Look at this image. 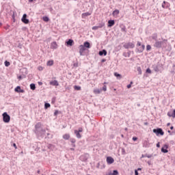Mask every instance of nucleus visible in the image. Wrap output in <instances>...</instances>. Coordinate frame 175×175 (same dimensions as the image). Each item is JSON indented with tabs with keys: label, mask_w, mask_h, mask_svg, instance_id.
Segmentation results:
<instances>
[{
	"label": "nucleus",
	"mask_w": 175,
	"mask_h": 175,
	"mask_svg": "<svg viewBox=\"0 0 175 175\" xmlns=\"http://www.w3.org/2000/svg\"><path fill=\"white\" fill-rule=\"evenodd\" d=\"M122 153L123 154V155H125L126 152H125V149L124 148L122 149Z\"/></svg>",
	"instance_id": "nucleus-48"
},
{
	"label": "nucleus",
	"mask_w": 175,
	"mask_h": 175,
	"mask_svg": "<svg viewBox=\"0 0 175 175\" xmlns=\"http://www.w3.org/2000/svg\"><path fill=\"white\" fill-rule=\"evenodd\" d=\"M167 126H170V123H167Z\"/></svg>",
	"instance_id": "nucleus-62"
},
{
	"label": "nucleus",
	"mask_w": 175,
	"mask_h": 175,
	"mask_svg": "<svg viewBox=\"0 0 175 175\" xmlns=\"http://www.w3.org/2000/svg\"><path fill=\"white\" fill-rule=\"evenodd\" d=\"M58 114V111H55V112H54V116H57Z\"/></svg>",
	"instance_id": "nucleus-55"
},
{
	"label": "nucleus",
	"mask_w": 175,
	"mask_h": 175,
	"mask_svg": "<svg viewBox=\"0 0 175 175\" xmlns=\"http://www.w3.org/2000/svg\"><path fill=\"white\" fill-rule=\"evenodd\" d=\"M140 46H142V42H137V47H140Z\"/></svg>",
	"instance_id": "nucleus-47"
},
{
	"label": "nucleus",
	"mask_w": 175,
	"mask_h": 175,
	"mask_svg": "<svg viewBox=\"0 0 175 175\" xmlns=\"http://www.w3.org/2000/svg\"><path fill=\"white\" fill-rule=\"evenodd\" d=\"M70 138V135L69 134H64L63 135V139H64V140H69Z\"/></svg>",
	"instance_id": "nucleus-23"
},
{
	"label": "nucleus",
	"mask_w": 175,
	"mask_h": 175,
	"mask_svg": "<svg viewBox=\"0 0 175 175\" xmlns=\"http://www.w3.org/2000/svg\"><path fill=\"white\" fill-rule=\"evenodd\" d=\"M58 48V44H57V42H53L51 44V49L53 50H56Z\"/></svg>",
	"instance_id": "nucleus-11"
},
{
	"label": "nucleus",
	"mask_w": 175,
	"mask_h": 175,
	"mask_svg": "<svg viewBox=\"0 0 175 175\" xmlns=\"http://www.w3.org/2000/svg\"><path fill=\"white\" fill-rule=\"evenodd\" d=\"M133 82H131V84L127 85V88H131L132 87Z\"/></svg>",
	"instance_id": "nucleus-49"
},
{
	"label": "nucleus",
	"mask_w": 175,
	"mask_h": 175,
	"mask_svg": "<svg viewBox=\"0 0 175 175\" xmlns=\"http://www.w3.org/2000/svg\"><path fill=\"white\" fill-rule=\"evenodd\" d=\"M157 148H159L161 147V145L159 144V142L157 144Z\"/></svg>",
	"instance_id": "nucleus-56"
},
{
	"label": "nucleus",
	"mask_w": 175,
	"mask_h": 175,
	"mask_svg": "<svg viewBox=\"0 0 175 175\" xmlns=\"http://www.w3.org/2000/svg\"><path fill=\"white\" fill-rule=\"evenodd\" d=\"M15 92H24V90H21V87L17 86V87L15 88Z\"/></svg>",
	"instance_id": "nucleus-19"
},
{
	"label": "nucleus",
	"mask_w": 175,
	"mask_h": 175,
	"mask_svg": "<svg viewBox=\"0 0 175 175\" xmlns=\"http://www.w3.org/2000/svg\"><path fill=\"white\" fill-rule=\"evenodd\" d=\"M75 134L76 135L77 139H81V135L80 134V133H79L77 130H75Z\"/></svg>",
	"instance_id": "nucleus-21"
},
{
	"label": "nucleus",
	"mask_w": 175,
	"mask_h": 175,
	"mask_svg": "<svg viewBox=\"0 0 175 175\" xmlns=\"http://www.w3.org/2000/svg\"><path fill=\"white\" fill-rule=\"evenodd\" d=\"M18 79L19 80H21V79H23V77H22L21 76H19V77H18Z\"/></svg>",
	"instance_id": "nucleus-60"
},
{
	"label": "nucleus",
	"mask_w": 175,
	"mask_h": 175,
	"mask_svg": "<svg viewBox=\"0 0 175 175\" xmlns=\"http://www.w3.org/2000/svg\"><path fill=\"white\" fill-rule=\"evenodd\" d=\"M103 91L104 92L107 91V86H106V85H105L104 87H103Z\"/></svg>",
	"instance_id": "nucleus-40"
},
{
	"label": "nucleus",
	"mask_w": 175,
	"mask_h": 175,
	"mask_svg": "<svg viewBox=\"0 0 175 175\" xmlns=\"http://www.w3.org/2000/svg\"><path fill=\"white\" fill-rule=\"evenodd\" d=\"M116 23L114 22V20H109L108 21V27H113Z\"/></svg>",
	"instance_id": "nucleus-18"
},
{
	"label": "nucleus",
	"mask_w": 175,
	"mask_h": 175,
	"mask_svg": "<svg viewBox=\"0 0 175 175\" xmlns=\"http://www.w3.org/2000/svg\"><path fill=\"white\" fill-rule=\"evenodd\" d=\"M148 165H151V161H148Z\"/></svg>",
	"instance_id": "nucleus-61"
},
{
	"label": "nucleus",
	"mask_w": 175,
	"mask_h": 175,
	"mask_svg": "<svg viewBox=\"0 0 175 175\" xmlns=\"http://www.w3.org/2000/svg\"><path fill=\"white\" fill-rule=\"evenodd\" d=\"M88 158H90V154H85L80 157V160L82 161V162H87V161H88Z\"/></svg>",
	"instance_id": "nucleus-5"
},
{
	"label": "nucleus",
	"mask_w": 175,
	"mask_h": 175,
	"mask_svg": "<svg viewBox=\"0 0 175 175\" xmlns=\"http://www.w3.org/2000/svg\"><path fill=\"white\" fill-rule=\"evenodd\" d=\"M107 163L109 164V165H111V163H114V159H113V157H108L107 158Z\"/></svg>",
	"instance_id": "nucleus-12"
},
{
	"label": "nucleus",
	"mask_w": 175,
	"mask_h": 175,
	"mask_svg": "<svg viewBox=\"0 0 175 175\" xmlns=\"http://www.w3.org/2000/svg\"><path fill=\"white\" fill-rule=\"evenodd\" d=\"M78 132L80 133L83 132V128H79Z\"/></svg>",
	"instance_id": "nucleus-50"
},
{
	"label": "nucleus",
	"mask_w": 175,
	"mask_h": 175,
	"mask_svg": "<svg viewBox=\"0 0 175 175\" xmlns=\"http://www.w3.org/2000/svg\"><path fill=\"white\" fill-rule=\"evenodd\" d=\"M153 133H155L157 136H159V135H161V136H163V135H165L162 129H153Z\"/></svg>",
	"instance_id": "nucleus-3"
},
{
	"label": "nucleus",
	"mask_w": 175,
	"mask_h": 175,
	"mask_svg": "<svg viewBox=\"0 0 175 175\" xmlns=\"http://www.w3.org/2000/svg\"><path fill=\"white\" fill-rule=\"evenodd\" d=\"M105 25L104 23H100L99 25L98 26H94L92 28V29H93V31H96L98 29H99V28H103V26Z\"/></svg>",
	"instance_id": "nucleus-10"
},
{
	"label": "nucleus",
	"mask_w": 175,
	"mask_h": 175,
	"mask_svg": "<svg viewBox=\"0 0 175 175\" xmlns=\"http://www.w3.org/2000/svg\"><path fill=\"white\" fill-rule=\"evenodd\" d=\"M94 94H100V90L96 89L94 90Z\"/></svg>",
	"instance_id": "nucleus-34"
},
{
	"label": "nucleus",
	"mask_w": 175,
	"mask_h": 175,
	"mask_svg": "<svg viewBox=\"0 0 175 175\" xmlns=\"http://www.w3.org/2000/svg\"><path fill=\"white\" fill-rule=\"evenodd\" d=\"M38 70L40 71H42V70H43V67L40 66H38Z\"/></svg>",
	"instance_id": "nucleus-46"
},
{
	"label": "nucleus",
	"mask_w": 175,
	"mask_h": 175,
	"mask_svg": "<svg viewBox=\"0 0 175 175\" xmlns=\"http://www.w3.org/2000/svg\"><path fill=\"white\" fill-rule=\"evenodd\" d=\"M135 175H139V172H137V170H135Z\"/></svg>",
	"instance_id": "nucleus-54"
},
{
	"label": "nucleus",
	"mask_w": 175,
	"mask_h": 175,
	"mask_svg": "<svg viewBox=\"0 0 175 175\" xmlns=\"http://www.w3.org/2000/svg\"><path fill=\"white\" fill-rule=\"evenodd\" d=\"M74 41L72 39L68 40L66 42V46H73Z\"/></svg>",
	"instance_id": "nucleus-15"
},
{
	"label": "nucleus",
	"mask_w": 175,
	"mask_h": 175,
	"mask_svg": "<svg viewBox=\"0 0 175 175\" xmlns=\"http://www.w3.org/2000/svg\"><path fill=\"white\" fill-rule=\"evenodd\" d=\"M47 66H53L54 65V61L53 60H49L46 63Z\"/></svg>",
	"instance_id": "nucleus-25"
},
{
	"label": "nucleus",
	"mask_w": 175,
	"mask_h": 175,
	"mask_svg": "<svg viewBox=\"0 0 175 175\" xmlns=\"http://www.w3.org/2000/svg\"><path fill=\"white\" fill-rule=\"evenodd\" d=\"M82 18H85L86 17H88V16H91V13L90 12H85L82 14Z\"/></svg>",
	"instance_id": "nucleus-20"
},
{
	"label": "nucleus",
	"mask_w": 175,
	"mask_h": 175,
	"mask_svg": "<svg viewBox=\"0 0 175 175\" xmlns=\"http://www.w3.org/2000/svg\"><path fill=\"white\" fill-rule=\"evenodd\" d=\"M124 49H133L135 47V44L132 42L126 43L124 44Z\"/></svg>",
	"instance_id": "nucleus-6"
},
{
	"label": "nucleus",
	"mask_w": 175,
	"mask_h": 175,
	"mask_svg": "<svg viewBox=\"0 0 175 175\" xmlns=\"http://www.w3.org/2000/svg\"><path fill=\"white\" fill-rule=\"evenodd\" d=\"M48 148H49V150H55V146H54L53 144H49Z\"/></svg>",
	"instance_id": "nucleus-26"
},
{
	"label": "nucleus",
	"mask_w": 175,
	"mask_h": 175,
	"mask_svg": "<svg viewBox=\"0 0 175 175\" xmlns=\"http://www.w3.org/2000/svg\"><path fill=\"white\" fill-rule=\"evenodd\" d=\"M146 73H150L151 74V70L150 68L146 69Z\"/></svg>",
	"instance_id": "nucleus-45"
},
{
	"label": "nucleus",
	"mask_w": 175,
	"mask_h": 175,
	"mask_svg": "<svg viewBox=\"0 0 175 175\" xmlns=\"http://www.w3.org/2000/svg\"><path fill=\"white\" fill-rule=\"evenodd\" d=\"M153 69L154 72H159V68L158 67V66H153Z\"/></svg>",
	"instance_id": "nucleus-30"
},
{
	"label": "nucleus",
	"mask_w": 175,
	"mask_h": 175,
	"mask_svg": "<svg viewBox=\"0 0 175 175\" xmlns=\"http://www.w3.org/2000/svg\"><path fill=\"white\" fill-rule=\"evenodd\" d=\"M146 50H147V51H150V50H151V45L148 44L146 46Z\"/></svg>",
	"instance_id": "nucleus-38"
},
{
	"label": "nucleus",
	"mask_w": 175,
	"mask_h": 175,
	"mask_svg": "<svg viewBox=\"0 0 175 175\" xmlns=\"http://www.w3.org/2000/svg\"><path fill=\"white\" fill-rule=\"evenodd\" d=\"M154 47L156 49H166L167 47V40L163 39L162 41L156 40L153 44Z\"/></svg>",
	"instance_id": "nucleus-1"
},
{
	"label": "nucleus",
	"mask_w": 175,
	"mask_h": 175,
	"mask_svg": "<svg viewBox=\"0 0 175 175\" xmlns=\"http://www.w3.org/2000/svg\"><path fill=\"white\" fill-rule=\"evenodd\" d=\"M146 154H142V158H146Z\"/></svg>",
	"instance_id": "nucleus-59"
},
{
	"label": "nucleus",
	"mask_w": 175,
	"mask_h": 175,
	"mask_svg": "<svg viewBox=\"0 0 175 175\" xmlns=\"http://www.w3.org/2000/svg\"><path fill=\"white\" fill-rule=\"evenodd\" d=\"M100 163H98L97 164V169H99V167H100Z\"/></svg>",
	"instance_id": "nucleus-57"
},
{
	"label": "nucleus",
	"mask_w": 175,
	"mask_h": 175,
	"mask_svg": "<svg viewBox=\"0 0 175 175\" xmlns=\"http://www.w3.org/2000/svg\"><path fill=\"white\" fill-rule=\"evenodd\" d=\"M70 142H71V143H72V144H75V143H76V139H75V138H71V139H70Z\"/></svg>",
	"instance_id": "nucleus-42"
},
{
	"label": "nucleus",
	"mask_w": 175,
	"mask_h": 175,
	"mask_svg": "<svg viewBox=\"0 0 175 175\" xmlns=\"http://www.w3.org/2000/svg\"><path fill=\"white\" fill-rule=\"evenodd\" d=\"M3 121L6 123L10 122V116H9L6 112L3 113Z\"/></svg>",
	"instance_id": "nucleus-4"
},
{
	"label": "nucleus",
	"mask_w": 175,
	"mask_h": 175,
	"mask_svg": "<svg viewBox=\"0 0 175 175\" xmlns=\"http://www.w3.org/2000/svg\"><path fill=\"white\" fill-rule=\"evenodd\" d=\"M108 175H118V170H113V172L109 173Z\"/></svg>",
	"instance_id": "nucleus-27"
},
{
	"label": "nucleus",
	"mask_w": 175,
	"mask_h": 175,
	"mask_svg": "<svg viewBox=\"0 0 175 175\" xmlns=\"http://www.w3.org/2000/svg\"><path fill=\"white\" fill-rule=\"evenodd\" d=\"M98 54L99 55H107V51L103 49V51H99Z\"/></svg>",
	"instance_id": "nucleus-17"
},
{
	"label": "nucleus",
	"mask_w": 175,
	"mask_h": 175,
	"mask_svg": "<svg viewBox=\"0 0 175 175\" xmlns=\"http://www.w3.org/2000/svg\"><path fill=\"white\" fill-rule=\"evenodd\" d=\"M83 46H85V49H90L91 46L90 45V42H85L83 43Z\"/></svg>",
	"instance_id": "nucleus-24"
},
{
	"label": "nucleus",
	"mask_w": 175,
	"mask_h": 175,
	"mask_svg": "<svg viewBox=\"0 0 175 175\" xmlns=\"http://www.w3.org/2000/svg\"><path fill=\"white\" fill-rule=\"evenodd\" d=\"M152 39H153V40H154V42H157V40H158V34L153 33L152 35Z\"/></svg>",
	"instance_id": "nucleus-22"
},
{
	"label": "nucleus",
	"mask_w": 175,
	"mask_h": 175,
	"mask_svg": "<svg viewBox=\"0 0 175 175\" xmlns=\"http://www.w3.org/2000/svg\"><path fill=\"white\" fill-rule=\"evenodd\" d=\"M145 157L146 158H152V154H145Z\"/></svg>",
	"instance_id": "nucleus-43"
},
{
	"label": "nucleus",
	"mask_w": 175,
	"mask_h": 175,
	"mask_svg": "<svg viewBox=\"0 0 175 175\" xmlns=\"http://www.w3.org/2000/svg\"><path fill=\"white\" fill-rule=\"evenodd\" d=\"M121 31H122V32H126V27L124 26L123 27H122Z\"/></svg>",
	"instance_id": "nucleus-41"
},
{
	"label": "nucleus",
	"mask_w": 175,
	"mask_h": 175,
	"mask_svg": "<svg viewBox=\"0 0 175 175\" xmlns=\"http://www.w3.org/2000/svg\"><path fill=\"white\" fill-rule=\"evenodd\" d=\"M172 113H173V118H175V109H174Z\"/></svg>",
	"instance_id": "nucleus-53"
},
{
	"label": "nucleus",
	"mask_w": 175,
	"mask_h": 175,
	"mask_svg": "<svg viewBox=\"0 0 175 175\" xmlns=\"http://www.w3.org/2000/svg\"><path fill=\"white\" fill-rule=\"evenodd\" d=\"M166 1H163V3H162V8H163L165 9V8H166Z\"/></svg>",
	"instance_id": "nucleus-44"
},
{
	"label": "nucleus",
	"mask_w": 175,
	"mask_h": 175,
	"mask_svg": "<svg viewBox=\"0 0 175 175\" xmlns=\"http://www.w3.org/2000/svg\"><path fill=\"white\" fill-rule=\"evenodd\" d=\"M74 88H75V90H76L77 91H80V90H81V87L77 86V85L74 86Z\"/></svg>",
	"instance_id": "nucleus-32"
},
{
	"label": "nucleus",
	"mask_w": 175,
	"mask_h": 175,
	"mask_svg": "<svg viewBox=\"0 0 175 175\" xmlns=\"http://www.w3.org/2000/svg\"><path fill=\"white\" fill-rule=\"evenodd\" d=\"M168 148H169V146L167 144H165L161 148V152H163L164 154L169 152V150H167Z\"/></svg>",
	"instance_id": "nucleus-8"
},
{
	"label": "nucleus",
	"mask_w": 175,
	"mask_h": 175,
	"mask_svg": "<svg viewBox=\"0 0 175 175\" xmlns=\"http://www.w3.org/2000/svg\"><path fill=\"white\" fill-rule=\"evenodd\" d=\"M133 142H136V140H137V137H133Z\"/></svg>",
	"instance_id": "nucleus-52"
},
{
	"label": "nucleus",
	"mask_w": 175,
	"mask_h": 175,
	"mask_svg": "<svg viewBox=\"0 0 175 175\" xmlns=\"http://www.w3.org/2000/svg\"><path fill=\"white\" fill-rule=\"evenodd\" d=\"M142 146L145 148H148V147H150V141H148V139L144 140L142 142Z\"/></svg>",
	"instance_id": "nucleus-9"
},
{
	"label": "nucleus",
	"mask_w": 175,
	"mask_h": 175,
	"mask_svg": "<svg viewBox=\"0 0 175 175\" xmlns=\"http://www.w3.org/2000/svg\"><path fill=\"white\" fill-rule=\"evenodd\" d=\"M30 88L31 90H35L36 89V86L35 85V83L30 84Z\"/></svg>",
	"instance_id": "nucleus-29"
},
{
	"label": "nucleus",
	"mask_w": 175,
	"mask_h": 175,
	"mask_svg": "<svg viewBox=\"0 0 175 175\" xmlns=\"http://www.w3.org/2000/svg\"><path fill=\"white\" fill-rule=\"evenodd\" d=\"M39 85H42V82H38Z\"/></svg>",
	"instance_id": "nucleus-63"
},
{
	"label": "nucleus",
	"mask_w": 175,
	"mask_h": 175,
	"mask_svg": "<svg viewBox=\"0 0 175 175\" xmlns=\"http://www.w3.org/2000/svg\"><path fill=\"white\" fill-rule=\"evenodd\" d=\"M41 124L40 123H38L37 124H36V135H38V136H41L42 137H43V135H44L46 133V130L44 129H41L40 130V133H39V129L41 126Z\"/></svg>",
	"instance_id": "nucleus-2"
},
{
	"label": "nucleus",
	"mask_w": 175,
	"mask_h": 175,
	"mask_svg": "<svg viewBox=\"0 0 175 175\" xmlns=\"http://www.w3.org/2000/svg\"><path fill=\"white\" fill-rule=\"evenodd\" d=\"M42 20H43V21H45L46 23H47L49 21V18L47 16H44L42 18Z\"/></svg>",
	"instance_id": "nucleus-33"
},
{
	"label": "nucleus",
	"mask_w": 175,
	"mask_h": 175,
	"mask_svg": "<svg viewBox=\"0 0 175 175\" xmlns=\"http://www.w3.org/2000/svg\"><path fill=\"white\" fill-rule=\"evenodd\" d=\"M4 64L5 66H10V62L8 61H5Z\"/></svg>",
	"instance_id": "nucleus-39"
},
{
	"label": "nucleus",
	"mask_w": 175,
	"mask_h": 175,
	"mask_svg": "<svg viewBox=\"0 0 175 175\" xmlns=\"http://www.w3.org/2000/svg\"><path fill=\"white\" fill-rule=\"evenodd\" d=\"M51 107L50 103H46L44 104V109H49V107Z\"/></svg>",
	"instance_id": "nucleus-31"
},
{
	"label": "nucleus",
	"mask_w": 175,
	"mask_h": 175,
	"mask_svg": "<svg viewBox=\"0 0 175 175\" xmlns=\"http://www.w3.org/2000/svg\"><path fill=\"white\" fill-rule=\"evenodd\" d=\"M114 76H116V77H119V79H121V75H120L117 72L114 73Z\"/></svg>",
	"instance_id": "nucleus-37"
},
{
	"label": "nucleus",
	"mask_w": 175,
	"mask_h": 175,
	"mask_svg": "<svg viewBox=\"0 0 175 175\" xmlns=\"http://www.w3.org/2000/svg\"><path fill=\"white\" fill-rule=\"evenodd\" d=\"M170 129H171V131H173V129H174V127L173 126H172L170 127Z\"/></svg>",
	"instance_id": "nucleus-58"
},
{
	"label": "nucleus",
	"mask_w": 175,
	"mask_h": 175,
	"mask_svg": "<svg viewBox=\"0 0 175 175\" xmlns=\"http://www.w3.org/2000/svg\"><path fill=\"white\" fill-rule=\"evenodd\" d=\"M21 21L24 23V24H29V20L27 18V14H24L22 18Z\"/></svg>",
	"instance_id": "nucleus-7"
},
{
	"label": "nucleus",
	"mask_w": 175,
	"mask_h": 175,
	"mask_svg": "<svg viewBox=\"0 0 175 175\" xmlns=\"http://www.w3.org/2000/svg\"><path fill=\"white\" fill-rule=\"evenodd\" d=\"M84 51H85V48L83 45H80L79 46V53L80 55H83V53H84Z\"/></svg>",
	"instance_id": "nucleus-13"
},
{
	"label": "nucleus",
	"mask_w": 175,
	"mask_h": 175,
	"mask_svg": "<svg viewBox=\"0 0 175 175\" xmlns=\"http://www.w3.org/2000/svg\"><path fill=\"white\" fill-rule=\"evenodd\" d=\"M118 14H120V10H115L113 12V16H118Z\"/></svg>",
	"instance_id": "nucleus-28"
},
{
	"label": "nucleus",
	"mask_w": 175,
	"mask_h": 175,
	"mask_svg": "<svg viewBox=\"0 0 175 175\" xmlns=\"http://www.w3.org/2000/svg\"><path fill=\"white\" fill-rule=\"evenodd\" d=\"M50 85H56L57 87H58V85H59V83H58V81L54 80V81H51L50 82Z\"/></svg>",
	"instance_id": "nucleus-14"
},
{
	"label": "nucleus",
	"mask_w": 175,
	"mask_h": 175,
	"mask_svg": "<svg viewBox=\"0 0 175 175\" xmlns=\"http://www.w3.org/2000/svg\"><path fill=\"white\" fill-rule=\"evenodd\" d=\"M72 147H76V145L75 144H72Z\"/></svg>",
	"instance_id": "nucleus-64"
},
{
	"label": "nucleus",
	"mask_w": 175,
	"mask_h": 175,
	"mask_svg": "<svg viewBox=\"0 0 175 175\" xmlns=\"http://www.w3.org/2000/svg\"><path fill=\"white\" fill-rule=\"evenodd\" d=\"M167 116H168V117H172V118H173V112H172V111L167 112Z\"/></svg>",
	"instance_id": "nucleus-36"
},
{
	"label": "nucleus",
	"mask_w": 175,
	"mask_h": 175,
	"mask_svg": "<svg viewBox=\"0 0 175 175\" xmlns=\"http://www.w3.org/2000/svg\"><path fill=\"white\" fill-rule=\"evenodd\" d=\"M12 146L14 147L15 150H17V145H16V144H13Z\"/></svg>",
	"instance_id": "nucleus-51"
},
{
	"label": "nucleus",
	"mask_w": 175,
	"mask_h": 175,
	"mask_svg": "<svg viewBox=\"0 0 175 175\" xmlns=\"http://www.w3.org/2000/svg\"><path fill=\"white\" fill-rule=\"evenodd\" d=\"M137 70L139 75H142V68L137 67Z\"/></svg>",
	"instance_id": "nucleus-35"
},
{
	"label": "nucleus",
	"mask_w": 175,
	"mask_h": 175,
	"mask_svg": "<svg viewBox=\"0 0 175 175\" xmlns=\"http://www.w3.org/2000/svg\"><path fill=\"white\" fill-rule=\"evenodd\" d=\"M146 49V46L144 44H142L139 49L138 51L139 53H143L144 51V49Z\"/></svg>",
	"instance_id": "nucleus-16"
}]
</instances>
